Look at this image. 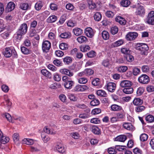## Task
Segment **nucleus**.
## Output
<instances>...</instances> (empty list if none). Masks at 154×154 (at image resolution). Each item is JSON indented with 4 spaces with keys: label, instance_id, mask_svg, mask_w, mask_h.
<instances>
[{
    "label": "nucleus",
    "instance_id": "9b49d317",
    "mask_svg": "<svg viewBox=\"0 0 154 154\" xmlns=\"http://www.w3.org/2000/svg\"><path fill=\"white\" fill-rule=\"evenodd\" d=\"M132 82L130 81L124 80L121 81L120 85L122 88L130 87L132 85Z\"/></svg>",
    "mask_w": 154,
    "mask_h": 154
},
{
    "label": "nucleus",
    "instance_id": "ddd939ff",
    "mask_svg": "<svg viewBox=\"0 0 154 154\" xmlns=\"http://www.w3.org/2000/svg\"><path fill=\"white\" fill-rule=\"evenodd\" d=\"M60 72L62 74L67 75L69 77L72 76L73 75V73L72 72L66 69H61L60 70Z\"/></svg>",
    "mask_w": 154,
    "mask_h": 154
},
{
    "label": "nucleus",
    "instance_id": "20e7f679",
    "mask_svg": "<svg viewBox=\"0 0 154 154\" xmlns=\"http://www.w3.org/2000/svg\"><path fill=\"white\" fill-rule=\"evenodd\" d=\"M145 9L144 7L141 5H139L137 6L134 14L136 16L143 17L145 15Z\"/></svg>",
    "mask_w": 154,
    "mask_h": 154
},
{
    "label": "nucleus",
    "instance_id": "ea45409f",
    "mask_svg": "<svg viewBox=\"0 0 154 154\" xmlns=\"http://www.w3.org/2000/svg\"><path fill=\"white\" fill-rule=\"evenodd\" d=\"M102 36L103 39L105 40L108 39L109 38V34L108 32L103 31L102 33Z\"/></svg>",
    "mask_w": 154,
    "mask_h": 154
},
{
    "label": "nucleus",
    "instance_id": "72a5a7b5",
    "mask_svg": "<svg viewBox=\"0 0 154 154\" xmlns=\"http://www.w3.org/2000/svg\"><path fill=\"white\" fill-rule=\"evenodd\" d=\"M94 17L95 21H99L101 20V14L100 13L97 12L94 14Z\"/></svg>",
    "mask_w": 154,
    "mask_h": 154
},
{
    "label": "nucleus",
    "instance_id": "4d7b16f0",
    "mask_svg": "<svg viewBox=\"0 0 154 154\" xmlns=\"http://www.w3.org/2000/svg\"><path fill=\"white\" fill-rule=\"evenodd\" d=\"M86 76L90 75L94 73V71L91 69H85Z\"/></svg>",
    "mask_w": 154,
    "mask_h": 154
},
{
    "label": "nucleus",
    "instance_id": "bf43d9fd",
    "mask_svg": "<svg viewBox=\"0 0 154 154\" xmlns=\"http://www.w3.org/2000/svg\"><path fill=\"white\" fill-rule=\"evenodd\" d=\"M92 83L94 86L98 85L100 83V79L98 78L94 79L92 82Z\"/></svg>",
    "mask_w": 154,
    "mask_h": 154
},
{
    "label": "nucleus",
    "instance_id": "864d4df0",
    "mask_svg": "<svg viewBox=\"0 0 154 154\" xmlns=\"http://www.w3.org/2000/svg\"><path fill=\"white\" fill-rule=\"evenodd\" d=\"M121 51L122 53L125 55L129 54L130 52V51L128 48H122L121 49Z\"/></svg>",
    "mask_w": 154,
    "mask_h": 154
},
{
    "label": "nucleus",
    "instance_id": "c9c22d12",
    "mask_svg": "<svg viewBox=\"0 0 154 154\" xmlns=\"http://www.w3.org/2000/svg\"><path fill=\"white\" fill-rule=\"evenodd\" d=\"M131 3L128 0H122L120 3L121 5L124 7H128Z\"/></svg>",
    "mask_w": 154,
    "mask_h": 154
},
{
    "label": "nucleus",
    "instance_id": "39448f33",
    "mask_svg": "<svg viewBox=\"0 0 154 154\" xmlns=\"http://www.w3.org/2000/svg\"><path fill=\"white\" fill-rule=\"evenodd\" d=\"M138 81L141 84H146L149 82L150 79L146 75L142 74L139 77Z\"/></svg>",
    "mask_w": 154,
    "mask_h": 154
},
{
    "label": "nucleus",
    "instance_id": "c03bdc74",
    "mask_svg": "<svg viewBox=\"0 0 154 154\" xmlns=\"http://www.w3.org/2000/svg\"><path fill=\"white\" fill-rule=\"evenodd\" d=\"M100 102L98 100L94 99L91 101L90 104L91 106H95L99 105Z\"/></svg>",
    "mask_w": 154,
    "mask_h": 154
},
{
    "label": "nucleus",
    "instance_id": "3c124183",
    "mask_svg": "<svg viewBox=\"0 0 154 154\" xmlns=\"http://www.w3.org/2000/svg\"><path fill=\"white\" fill-rule=\"evenodd\" d=\"M90 116L89 114L87 113L80 114L79 115V117L82 119H86L88 118Z\"/></svg>",
    "mask_w": 154,
    "mask_h": 154
},
{
    "label": "nucleus",
    "instance_id": "c85d7f7f",
    "mask_svg": "<svg viewBox=\"0 0 154 154\" xmlns=\"http://www.w3.org/2000/svg\"><path fill=\"white\" fill-rule=\"evenodd\" d=\"M60 36L63 38H69L71 37V33L69 32H65L61 33Z\"/></svg>",
    "mask_w": 154,
    "mask_h": 154
},
{
    "label": "nucleus",
    "instance_id": "a18cd8bd",
    "mask_svg": "<svg viewBox=\"0 0 154 154\" xmlns=\"http://www.w3.org/2000/svg\"><path fill=\"white\" fill-rule=\"evenodd\" d=\"M43 6V5L41 2H38L36 3L35 5V9L37 11L40 10Z\"/></svg>",
    "mask_w": 154,
    "mask_h": 154
},
{
    "label": "nucleus",
    "instance_id": "e433bc0d",
    "mask_svg": "<svg viewBox=\"0 0 154 154\" xmlns=\"http://www.w3.org/2000/svg\"><path fill=\"white\" fill-rule=\"evenodd\" d=\"M57 17L55 15H52L49 17L47 19L48 23H53L55 22L57 20Z\"/></svg>",
    "mask_w": 154,
    "mask_h": 154
},
{
    "label": "nucleus",
    "instance_id": "774afa93",
    "mask_svg": "<svg viewBox=\"0 0 154 154\" xmlns=\"http://www.w3.org/2000/svg\"><path fill=\"white\" fill-rule=\"evenodd\" d=\"M133 152L135 154H142V151L138 148H136L133 149Z\"/></svg>",
    "mask_w": 154,
    "mask_h": 154
},
{
    "label": "nucleus",
    "instance_id": "37998d69",
    "mask_svg": "<svg viewBox=\"0 0 154 154\" xmlns=\"http://www.w3.org/2000/svg\"><path fill=\"white\" fill-rule=\"evenodd\" d=\"M13 139L14 142L15 143H19V135L17 133H14L13 136Z\"/></svg>",
    "mask_w": 154,
    "mask_h": 154
},
{
    "label": "nucleus",
    "instance_id": "f03ea898",
    "mask_svg": "<svg viewBox=\"0 0 154 154\" xmlns=\"http://www.w3.org/2000/svg\"><path fill=\"white\" fill-rule=\"evenodd\" d=\"M4 56L6 57H10L12 55L15 57H17V55L15 50L11 49L10 48H6L5 51L3 52Z\"/></svg>",
    "mask_w": 154,
    "mask_h": 154
},
{
    "label": "nucleus",
    "instance_id": "09e8293b",
    "mask_svg": "<svg viewBox=\"0 0 154 154\" xmlns=\"http://www.w3.org/2000/svg\"><path fill=\"white\" fill-rule=\"evenodd\" d=\"M59 47L61 49L65 50L68 48V45L66 43H62L60 45Z\"/></svg>",
    "mask_w": 154,
    "mask_h": 154
},
{
    "label": "nucleus",
    "instance_id": "9d476101",
    "mask_svg": "<svg viewBox=\"0 0 154 154\" xmlns=\"http://www.w3.org/2000/svg\"><path fill=\"white\" fill-rule=\"evenodd\" d=\"M85 33L87 36L91 38L93 37L94 34V30L90 27L86 28L85 30Z\"/></svg>",
    "mask_w": 154,
    "mask_h": 154
},
{
    "label": "nucleus",
    "instance_id": "49530a36",
    "mask_svg": "<svg viewBox=\"0 0 154 154\" xmlns=\"http://www.w3.org/2000/svg\"><path fill=\"white\" fill-rule=\"evenodd\" d=\"M118 31V28L116 26H113L111 28L110 32L113 35H115L116 34Z\"/></svg>",
    "mask_w": 154,
    "mask_h": 154
},
{
    "label": "nucleus",
    "instance_id": "e2e57ef3",
    "mask_svg": "<svg viewBox=\"0 0 154 154\" xmlns=\"http://www.w3.org/2000/svg\"><path fill=\"white\" fill-rule=\"evenodd\" d=\"M146 90L148 92H151L154 91V86L151 85H148L146 88Z\"/></svg>",
    "mask_w": 154,
    "mask_h": 154
},
{
    "label": "nucleus",
    "instance_id": "7ed1b4c3",
    "mask_svg": "<svg viewBox=\"0 0 154 154\" xmlns=\"http://www.w3.org/2000/svg\"><path fill=\"white\" fill-rule=\"evenodd\" d=\"M137 45H138L137 50L140 51L141 54L146 55L147 54V51L149 49L148 45L144 43L138 44Z\"/></svg>",
    "mask_w": 154,
    "mask_h": 154
},
{
    "label": "nucleus",
    "instance_id": "052dcab7",
    "mask_svg": "<svg viewBox=\"0 0 154 154\" xmlns=\"http://www.w3.org/2000/svg\"><path fill=\"white\" fill-rule=\"evenodd\" d=\"M87 55L89 57H93L96 56V52L93 51H91L87 54Z\"/></svg>",
    "mask_w": 154,
    "mask_h": 154
},
{
    "label": "nucleus",
    "instance_id": "dca6fc26",
    "mask_svg": "<svg viewBox=\"0 0 154 154\" xmlns=\"http://www.w3.org/2000/svg\"><path fill=\"white\" fill-rule=\"evenodd\" d=\"M115 20L121 25H124L126 23V21L125 18L120 16L116 17L115 18Z\"/></svg>",
    "mask_w": 154,
    "mask_h": 154
},
{
    "label": "nucleus",
    "instance_id": "a19ab883",
    "mask_svg": "<svg viewBox=\"0 0 154 154\" xmlns=\"http://www.w3.org/2000/svg\"><path fill=\"white\" fill-rule=\"evenodd\" d=\"M29 5L26 3H23L20 4V8L24 10H27L29 8Z\"/></svg>",
    "mask_w": 154,
    "mask_h": 154
},
{
    "label": "nucleus",
    "instance_id": "bb28decb",
    "mask_svg": "<svg viewBox=\"0 0 154 154\" xmlns=\"http://www.w3.org/2000/svg\"><path fill=\"white\" fill-rule=\"evenodd\" d=\"M123 40L120 39L113 43L112 44V46L114 47H117L123 44Z\"/></svg>",
    "mask_w": 154,
    "mask_h": 154
},
{
    "label": "nucleus",
    "instance_id": "4be33fe9",
    "mask_svg": "<svg viewBox=\"0 0 154 154\" xmlns=\"http://www.w3.org/2000/svg\"><path fill=\"white\" fill-rule=\"evenodd\" d=\"M34 140L31 139L25 138L22 140V143L28 145H31L34 143Z\"/></svg>",
    "mask_w": 154,
    "mask_h": 154
},
{
    "label": "nucleus",
    "instance_id": "6ab92c4d",
    "mask_svg": "<svg viewBox=\"0 0 154 154\" xmlns=\"http://www.w3.org/2000/svg\"><path fill=\"white\" fill-rule=\"evenodd\" d=\"M127 139L125 135H121L117 136L115 138V140L116 141L121 142H124Z\"/></svg>",
    "mask_w": 154,
    "mask_h": 154
},
{
    "label": "nucleus",
    "instance_id": "7c9ffc66",
    "mask_svg": "<svg viewBox=\"0 0 154 154\" xmlns=\"http://www.w3.org/2000/svg\"><path fill=\"white\" fill-rule=\"evenodd\" d=\"M124 58L128 62H131L134 60L133 57L130 54L125 55Z\"/></svg>",
    "mask_w": 154,
    "mask_h": 154
},
{
    "label": "nucleus",
    "instance_id": "0eeeda50",
    "mask_svg": "<svg viewBox=\"0 0 154 154\" xmlns=\"http://www.w3.org/2000/svg\"><path fill=\"white\" fill-rule=\"evenodd\" d=\"M51 46L50 42L48 40L43 42L42 44V49L44 52H48L50 49Z\"/></svg>",
    "mask_w": 154,
    "mask_h": 154
},
{
    "label": "nucleus",
    "instance_id": "680f3d73",
    "mask_svg": "<svg viewBox=\"0 0 154 154\" xmlns=\"http://www.w3.org/2000/svg\"><path fill=\"white\" fill-rule=\"evenodd\" d=\"M5 100L6 105H7L8 108H10L12 104V103L10 101V100L9 99H8V97L7 96H5Z\"/></svg>",
    "mask_w": 154,
    "mask_h": 154
},
{
    "label": "nucleus",
    "instance_id": "5fc2aeb1",
    "mask_svg": "<svg viewBox=\"0 0 154 154\" xmlns=\"http://www.w3.org/2000/svg\"><path fill=\"white\" fill-rule=\"evenodd\" d=\"M148 136L145 134H143L140 136V140L142 141L146 140L148 139Z\"/></svg>",
    "mask_w": 154,
    "mask_h": 154
},
{
    "label": "nucleus",
    "instance_id": "6e6552de",
    "mask_svg": "<svg viewBox=\"0 0 154 154\" xmlns=\"http://www.w3.org/2000/svg\"><path fill=\"white\" fill-rule=\"evenodd\" d=\"M88 88L86 85H78L76 86L73 89L74 92L83 91L87 89Z\"/></svg>",
    "mask_w": 154,
    "mask_h": 154
},
{
    "label": "nucleus",
    "instance_id": "4468645a",
    "mask_svg": "<svg viewBox=\"0 0 154 154\" xmlns=\"http://www.w3.org/2000/svg\"><path fill=\"white\" fill-rule=\"evenodd\" d=\"M123 126L125 129L131 131H134L135 129L134 127L130 123H125L123 124Z\"/></svg>",
    "mask_w": 154,
    "mask_h": 154
},
{
    "label": "nucleus",
    "instance_id": "8fccbe9b",
    "mask_svg": "<svg viewBox=\"0 0 154 154\" xmlns=\"http://www.w3.org/2000/svg\"><path fill=\"white\" fill-rule=\"evenodd\" d=\"M146 120L149 122H152L154 121V117L151 115H149L146 117Z\"/></svg>",
    "mask_w": 154,
    "mask_h": 154
},
{
    "label": "nucleus",
    "instance_id": "aec40b11",
    "mask_svg": "<svg viewBox=\"0 0 154 154\" xmlns=\"http://www.w3.org/2000/svg\"><path fill=\"white\" fill-rule=\"evenodd\" d=\"M133 103L135 106H140L143 103V100L139 98H135L133 100Z\"/></svg>",
    "mask_w": 154,
    "mask_h": 154
},
{
    "label": "nucleus",
    "instance_id": "b1692460",
    "mask_svg": "<svg viewBox=\"0 0 154 154\" xmlns=\"http://www.w3.org/2000/svg\"><path fill=\"white\" fill-rule=\"evenodd\" d=\"M63 61L65 65H68L72 63V59L70 57L67 56L63 58Z\"/></svg>",
    "mask_w": 154,
    "mask_h": 154
},
{
    "label": "nucleus",
    "instance_id": "c756f323",
    "mask_svg": "<svg viewBox=\"0 0 154 154\" xmlns=\"http://www.w3.org/2000/svg\"><path fill=\"white\" fill-rule=\"evenodd\" d=\"M97 94L101 97H106L107 95V94L106 92L102 90H99L97 91Z\"/></svg>",
    "mask_w": 154,
    "mask_h": 154
},
{
    "label": "nucleus",
    "instance_id": "de8ad7c7",
    "mask_svg": "<svg viewBox=\"0 0 154 154\" xmlns=\"http://www.w3.org/2000/svg\"><path fill=\"white\" fill-rule=\"evenodd\" d=\"M44 130L45 133L48 134H54L56 133L55 131H53L52 129H50L49 128H47L46 127H45Z\"/></svg>",
    "mask_w": 154,
    "mask_h": 154
},
{
    "label": "nucleus",
    "instance_id": "f257e3e1",
    "mask_svg": "<svg viewBox=\"0 0 154 154\" xmlns=\"http://www.w3.org/2000/svg\"><path fill=\"white\" fill-rule=\"evenodd\" d=\"M27 26L26 24L23 23L20 25L16 32V38L20 40L23 35H24L27 32Z\"/></svg>",
    "mask_w": 154,
    "mask_h": 154
},
{
    "label": "nucleus",
    "instance_id": "f8f14e48",
    "mask_svg": "<svg viewBox=\"0 0 154 154\" xmlns=\"http://www.w3.org/2000/svg\"><path fill=\"white\" fill-rule=\"evenodd\" d=\"M106 88L108 90L111 92H114L116 88V84L113 82H109L106 85Z\"/></svg>",
    "mask_w": 154,
    "mask_h": 154
},
{
    "label": "nucleus",
    "instance_id": "412c9836",
    "mask_svg": "<svg viewBox=\"0 0 154 154\" xmlns=\"http://www.w3.org/2000/svg\"><path fill=\"white\" fill-rule=\"evenodd\" d=\"M77 40L80 43H85L88 41V39L85 36H81L77 38Z\"/></svg>",
    "mask_w": 154,
    "mask_h": 154
},
{
    "label": "nucleus",
    "instance_id": "603ef678",
    "mask_svg": "<svg viewBox=\"0 0 154 154\" xmlns=\"http://www.w3.org/2000/svg\"><path fill=\"white\" fill-rule=\"evenodd\" d=\"M128 67L127 66H122L119 67L118 69V71L120 72H125L128 69Z\"/></svg>",
    "mask_w": 154,
    "mask_h": 154
},
{
    "label": "nucleus",
    "instance_id": "338daca9",
    "mask_svg": "<svg viewBox=\"0 0 154 154\" xmlns=\"http://www.w3.org/2000/svg\"><path fill=\"white\" fill-rule=\"evenodd\" d=\"M105 14L106 16L109 18H112L114 15V13L111 11H107Z\"/></svg>",
    "mask_w": 154,
    "mask_h": 154
},
{
    "label": "nucleus",
    "instance_id": "5701e85b",
    "mask_svg": "<svg viewBox=\"0 0 154 154\" xmlns=\"http://www.w3.org/2000/svg\"><path fill=\"white\" fill-rule=\"evenodd\" d=\"M73 32L75 35L79 36L82 34L83 31L82 29L80 28H75L73 29Z\"/></svg>",
    "mask_w": 154,
    "mask_h": 154
},
{
    "label": "nucleus",
    "instance_id": "13d9d810",
    "mask_svg": "<svg viewBox=\"0 0 154 154\" xmlns=\"http://www.w3.org/2000/svg\"><path fill=\"white\" fill-rule=\"evenodd\" d=\"M88 82L87 79L85 78H81L78 79L79 83L81 84H85Z\"/></svg>",
    "mask_w": 154,
    "mask_h": 154
},
{
    "label": "nucleus",
    "instance_id": "2eb2a0df",
    "mask_svg": "<svg viewBox=\"0 0 154 154\" xmlns=\"http://www.w3.org/2000/svg\"><path fill=\"white\" fill-rule=\"evenodd\" d=\"M15 4L12 2H10L8 3L7 6L6 10L8 12H11L14 10L15 8Z\"/></svg>",
    "mask_w": 154,
    "mask_h": 154
},
{
    "label": "nucleus",
    "instance_id": "a211bd4d",
    "mask_svg": "<svg viewBox=\"0 0 154 154\" xmlns=\"http://www.w3.org/2000/svg\"><path fill=\"white\" fill-rule=\"evenodd\" d=\"M56 149L60 153H63L65 152L66 149L61 144H57L56 146Z\"/></svg>",
    "mask_w": 154,
    "mask_h": 154
},
{
    "label": "nucleus",
    "instance_id": "423d86ee",
    "mask_svg": "<svg viewBox=\"0 0 154 154\" xmlns=\"http://www.w3.org/2000/svg\"><path fill=\"white\" fill-rule=\"evenodd\" d=\"M146 22L150 25H154V11H151L149 13Z\"/></svg>",
    "mask_w": 154,
    "mask_h": 154
},
{
    "label": "nucleus",
    "instance_id": "f3484780",
    "mask_svg": "<svg viewBox=\"0 0 154 154\" xmlns=\"http://www.w3.org/2000/svg\"><path fill=\"white\" fill-rule=\"evenodd\" d=\"M74 84V81L70 80L64 82V86L65 88L70 89L72 88Z\"/></svg>",
    "mask_w": 154,
    "mask_h": 154
},
{
    "label": "nucleus",
    "instance_id": "cd10ccee",
    "mask_svg": "<svg viewBox=\"0 0 154 154\" xmlns=\"http://www.w3.org/2000/svg\"><path fill=\"white\" fill-rule=\"evenodd\" d=\"M122 91L123 92L126 94H131L133 92V89L131 87H129L127 88H124Z\"/></svg>",
    "mask_w": 154,
    "mask_h": 154
},
{
    "label": "nucleus",
    "instance_id": "0e129e2a",
    "mask_svg": "<svg viewBox=\"0 0 154 154\" xmlns=\"http://www.w3.org/2000/svg\"><path fill=\"white\" fill-rule=\"evenodd\" d=\"M42 140L45 143L47 142L50 140V138L48 137V135H45L43 134H42Z\"/></svg>",
    "mask_w": 154,
    "mask_h": 154
},
{
    "label": "nucleus",
    "instance_id": "a878e982",
    "mask_svg": "<svg viewBox=\"0 0 154 154\" xmlns=\"http://www.w3.org/2000/svg\"><path fill=\"white\" fill-rule=\"evenodd\" d=\"M112 110L117 111L121 110L122 108L121 106L116 104H113L111 106Z\"/></svg>",
    "mask_w": 154,
    "mask_h": 154
},
{
    "label": "nucleus",
    "instance_id": "58836bf2",
    "mask_svg": "<svg viewBox=\"0 0 154 154\" xmlns=\"http://www.w3.org/2000/svg\"><path fill=\"white\" fill-rule=\"evenodd\" d=\"M3 117H5L7 120L10 122H12V123L14 122L13 120L12 119V118L11 115L8 113H5V114H3Z\"/></svg>",
    "mask_w": 154,
    "mask_h": 154
},
{
    "label": "nucleus",
    "instance_id": "2f4dec72",
    "mask_svg": "<svg viewBox=\"0 0 154 154\" xmlns=\"http://www.w3.org/2000/svg\"><path fill=\"white\" fill-rule=\"evenodd\" d=\"M146 107L143 106H138L135 108V111L137 112H140L145 110Z\"/></svg>",
    "mask_w": 154,
    "mask_h": 154
},
{
    "label": "nucleus",
    "instance_id": "f704fd0d",
    "mask_svg": "<svg viewBox=\"0 0 154 154\" xmlns=\"http://www.w3.org/2000/svg\"><path fill=\"white\" fill-rule=\"evenodd\" d=\"M80 50L83 52H86L89 50L90 49V47L88 45L84 46H81L80 47Z\"/></svg>",
    "mask_w": 154,
    "mask_h": 154
},
{
    "label": "nucleus",
    "instance_id": "79ce46f5",
    "mask_svg": "<svg viewBox=\"0 0 154 154\" xmlns=\"http://www.w3.org/2000/svg\"><path fill=\"white\" fill-rule=\"evenodd\" d=\"M92 131L93 133L96 134H99L100 133V131L99 128L95 126L92 127Z\"/></svg>",
    "mask_w": 154,
    "mask_h": 154
},
{
    "label": "nucleus",
    "instance_id": "6e6d98bb",
    "mask_svg": "<svg viewBox=\"0 0 154 154\" xmlns=\"http://www.w3.org/2000/svg\"><path fill=\"white\" fill-rule=\"evenodd\" d=\"M101 112V110L99 108H95L93 110L91 111V114L93 115H95Z\"/></svg>",
    "mask_w": 154,
    "mask_h": 154
},
{
    "label": "nucleus",
    "instance_id": "1a4fd4ad",
    "mask_svg": "<svg viewBox=\"0 0 154 154\" xmlns=\"http://www.w3.org/2000/svg\"><path fill=\"white\" fill-rule=\"evenodd\" d=\"M137 35V33L136 32H130L126 35V38L128 40H133L136 38Z\"/></svg>",
    "mask_w": 154,
    "mask_h": 154
},
{
    "label": "nucleus",
    "instance_id": "393cba45",
    "mask_svg": "<svg viewBox=\"0 0 154 154\" xmlns=\"http://www.w3.org/2000/svg\"><path fill=\"white\" fill-rule=\"evenodd\" d=\"M41 73L42 74L48 78H51V73L45 69H43L41 70Z\"/></svg>",
    "mask_w": 154,
    "mask_h": 154
},
{
    "label": "nucleus",
    "instance_id": "473e14b6",
    "mask_svg": "<svg viewBox=\"0 0 154 154\" xmlns=\"http://www.w3.org/2000/svg\"><path fill=\"white\" fill-rule=\"evenodd\" d=\"M9 139L8 137L2 135L0 139V142L2 144H5L9 141Z\"/></svg>",
    "mask_w": 154,
    "mask_h": 154
},
{
    "label": "nucleus",
    "instance_id": "69168bd1",
    "mask_svg": "<svg viewBox=\"0 0 154 154\" xmlns=\"http://www.w3.org/2000/svg\"><path fill=\"white\" fill-rule=\"evenodd\" d=\"M53 79L55 81L59 82L61 80V77L58 74L56 73L54 75Z\"/></svg>",
    "mask_w": 154,
    "mask_h": 154
},
{
    "label": "nucleus",
    "instance_id": "4c0bfd02",
    "mask_svg": "<svg viewBox=\"0 0 154 154\" xmlns=\"http://www.w3.org/2000/svg\"><path fill=\"white\" fill-rule=\"evenodd\" d=\"M21 50L22 52L25 54H28L31 53V51L24 47H21Z\"/></svg>",
    "mask_w": 154,
    "mask_h": 154
}]
</instances>
